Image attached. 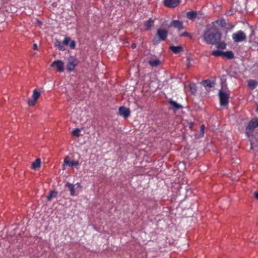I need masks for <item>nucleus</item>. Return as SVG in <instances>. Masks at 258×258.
<instances>
[{
  "label": "nucleus",
  "mask_w": 258,
  "mask_h": 258,
  "mask_svg": "<svg viewBox=\"0 0 258 258\" xmlns=\"http://www.w3.org/2000/svg\"><path fill=\"white\" fill-rule=\"evenodd\" d=\"M203 38L207 43L214 44L220 39V34L214 27H208L204 31Z\"/></svg>",
  "instance_id": "nucleus-1"
},
{
  "label": "nucleus",
  "mask_w": 258,
  "mask_h": 258,
  "mask_svg": "<svg viewBox=\"0 0 258 258\" xmlns=\"http://www.w3.org/2000/svg\"><path fill=\"white\" fill-rule=\"evenodd\" d=\"M167 35V31L164 29H158L156 35L153 39V42L155 44H158L160 41L164 40Z\"/></svg>",
  "instance_id": "nucleus-2"
},
{
  "label": "nucleus",
  "mask_w": 258,
  "mask_h": 258,
  "mask_svg": "<svg viewBox=\"0 0 258 258\" xmlns=\"http://www.w3.org/2000/svg\"><path fill=\"white\" fill-rule=\"evenodd\" d=\"M258 126V120L256 118L252 119L248 123L246 128V134L248 137L252 135L254 128Z\"/></svg>",
  "instance_id": "nucleus-3"
},
{
  "label": "nucleus",
  "mask_w": 258,
  "mask_h": 258,
  "mask_svg": "<svg viewBox=\"0 0 258 258\" xmlns=\"http://www.w3.org/2000/svg\"><path fill=\"white\" fill-rule=\"evenodd\" d=\"M232 37L234 42H240L245 40L246 35L243 32L239 31L233 33Z\"/></svg>",
  "instance_id": "nucleus-4"
},
{
  "label": "nucleus",
  "mask_w": 258,
  "mask_h": 258,
  "mask_svg": "<svg viewBox=\"0 0 258 258\" xmlns=\"http://www.w3.org/2000/svg\"><path fill=\"white\" fill-rule=\"evenodd\" d=\"M219 97L220 105L221 106H226L228 104L229 96L226 93L222 91V90H219Z\"/></svg>",
  "instance_id": "nucleus-5"
},
{
  "label": "nucleus",
  "mask_w": 258,
  "mask_h": 258,
  "mask_svg": "<svg viewBox=\"0 0 258 258\" xmlns=\"http://www.w3.org/2000/svg\"><path fill=\"white\" fill-rule=\"evenodd\" d=\"M40 96V92L37 89L33 90L32 98L29 99L28 101V104L29 106H33L36 103L37 100Z\"/></svg>",
  "instance_id": "nucleus-6"
},
{
  "label": "nucleus",
  "mask_w": 258,
  "mask_h": 258,
  "mask_svg": "<svg viewBox=\"0 0 258 258\" xmlns=\"http://www.w3.org/2000/svg\"><path fill=\"white\" fill-rule=\"evenodd\" d=\"M51 67L56 68L57 71L59 72H62L64 71V63L59 60L54 61L50 65Z\"/></svg>",
  "instance_id": "nucleus-7"
},
{
  "label": "nucleus",
  "mask_w": 258,
  "mask_h": 258,
  "mask_svg": "<svg viewBox=\"0 0 258 258\" xmlns=\"http://www.w3.org/2000/svg\"><path fill=\"white\" fill-rule=\"evenodd\" d=\"M78 61L77 60L72 57H70L67 64L68 70L70 72L73 71Z\"/></svg>",
  "instance_id": "nucleus-8"
},
{
  "label": "nucleus",
  "mask_w": 258,
  "mask_h": 258,
  "mask_svg": "<svg viewBox=\"0 0 258 258\" xmlns=\"http://www.w3.org/2000/svg\"><path fill=\"white\" fill-rule=\"evenodd\" d=\"M131 112L128 108L121 106L119 108V114L124 118H127L130 115Z\"/></svg>",
  "instance_id": "nucleus-9"
},
{
  "label": "nucleus",
  "mask_w": 258,
  "mask_h": 258,
  "mask_svg": "<svg viewBox=\"0 0 258 258\" xmlns=\"http://www.w3.org/2000/svg\"><path fill=\"white\" fill-rule=\"evenodd\" d=\"M180 3L179 0H165V5L169 8H175L178 6Z\"/></svg>",
  "instance_id": "nucleus-10"
},
{
  "label": "nucleus",
  "mask_w": 258,
  "mask_h": 258,
  "mask_svg": "<svg viewBox=\"0 0 258 258\" xmlns=\"http://www.w3.org/2000/svg\"><path fill=\"white\" fill-rule=\"evenodd\" d=\"M79 165V163L77 161L70 160V159L69 157H66L64 160V165H67L70 167L77 166Z\"/></svg>",
  "instance_id": "nucleus-11"
},
{
  "label": "nucleus",
  "mask_w": 258,
  "mask_h": 258,
  "mask_svg": "<svg viewBox=\"0 0 258 258\" xmlns=\"http://www.w3.org/2000/svg\"><path fill=\"white\" fill-rule=\"evenodd\" d=\"M64 44L69 45L71 48L75 47V42L69 37H66L63 41Z\"/></svg>",
  "instance_id": "nucleus-12"
},
{
  "label": "nucleus",
  "mask_w": 258,
  "mask_h": 258,
  "mask_svg": "<svg viewBox=\"0 0 258 258\" xmlns=\"http://www.w3.org/2000/svg\"><path fill=\"white\" fill-rule=\"evenodd\" d=\"M66 186L68 187V188L69 189L70 191V195L72 196H75V195H77V193L75 191V185H74L72 183H69V182H68L66 185Z\"/></svg>",
  "instance_id": "nucleus-13"
},
{
  "label": "nucleus",
  "mask_w": 258,
  "mask_h": 258,
  "mask_svg": "<svg viewBox=\"0 0 258 258\" xmlns=\"http://www.w3.org/2000/svg\"><path fill=\"white\" fill-rule=\"evenodd\" d=\"M170 49L175 54H177L183 51V48L181 46H170Z\"/></svg>",
  "instance_id": "nucleus-14"
},
{
  "label": "nucleus",
  "mask_w": 258,
  "mask_h": 258,
  "mask_svg": "<svg viewBox=\"0 0 258 258\" xmlns=\"http://www.w3.org/2000/svg\"><path fill=\"white\" fill-rule=\"evenodd\" d=\"M171 26L178 30H181L183 28L182 23L178 21H173L171 23Z\"/></svg>",
  "instance_id": "nucleus-15"
},
{
  "label": "nucleus",
  "mask_w": 258,
  "mask_h": 258,
  "mask_svg": "<svg viewBox=\"0 0 258 258\" xmlns=\"http://www.w3.org/2000/svg\"><path fill=\"white\" fill-rule=\"evenodd\" d=\"M149 63L152 67H156L158 66L161 63V61L158 59H155L149 60Z\"/></svg>",
  "instance_id": "nucleus-16"
},
{
  "label": "nucleus",
  "mask_w": 258,
  "mask_h": 258,
  "mask_svg": "<svg viewBox=\"0 0 258 258\" xmlns=\"http://www.w3.org/2000/svg\"><path fill=\"white\" fill-rule=\"evenodd\" d=\"M41 161L40 159H37L32 165L33 169H36L40 166Z\"/></svg>",
  "instance_id": "nucleus-17"
},
{
  "label": "nucleus",
  "mask_w": 258,
  "mask_h": 258,
  "mask_svg": "<svg viewBox=\"0 0 258 258\" xmlns=\"http://www.w3.org/2000/svg\"><path fill=\"white\" fill-rule=\"evenodd\" d=\"M257 84V82L255 80H250L248 82V85L251 89L255 88Z\"/></svg>",
  "instance_id": "nucleus-18"
},
{
  "label": "nucleus",
  "mask_w": 258,
  "mask_h": 258,
  "mask_svg": "<svg viewBox=\"0 0 258 258\" xmlns=\"http://www.w3.org/2000/svg\"><path fill=\"white\" fill-rule=\"evenodd\" d=\"M216 47L222 50L226 48V44L223 41H219L216 43Z\"/></svg>",
  "instance_id": "nucleus-19"
},
{
  "label": "nucleus",
  "mask_w": 258,
  "mask_h": 258,
  "mask_svg": "<svg viewBox=\"0 0 258 258\" xmlns=\"http://www.w3.org/2000/svg\"><path fill=\"white\" fill-rule=\"evenodd\" d=\"M189 88L190 92L192 94H195L197 91L196 85L194 83H190L189 85Z\"/></svg>",
  "instance_id": "nucleus-20"
},
{
  "label": "nucleus",
  "mask_w": 258,
  "mask_h": 258,
  "mask_svg": "<svg viewBox=\"0 0 258 258\" xmlns=\"http://www.w3.org/2000/svg\"><path fill=\"white\" fill-rule=\"evenodd\" d=\"M153 24L154 21L150 19L145 23V26L146 27V29H149L153 26Z\"/></svg>",
  "instance_id": "nucleus-21"
},
{
  "label": "nucleus",
  "mask_w": 258,
  "mask_h": 258,
  "mask_svg": "<svg viewBox=\"0 0 258 258\" xmlns=\"http://www.w3.org/2000/svg\"><path fill=\"white\" fill-rule=\"evenodd\" d=\"M187 17L189 19H194L196 17L197 13L194 11L188 12L187 13Z\"/></svg>",
  "instance_id": "nucleus-22"
},
{
  "label": "nucleus",
  "mask_w": 258,
  "mask_h": 258,
  "mask_svg": "<svg viewBox=\"0 0 258 258\" xmlns=\"http://www.w3.org/2000/svg\"><path fill=\"white\" fill-rule=\"evenodd\" d=\"M223 56L229 59L232 58L234 56L232 52L230 51L223 52Z\"/></svg>",
  "instance_id": "nucleus-23"
},
{
  "label": "nucleus",
  "mask_w": 258,
  "mask_h": 258,
  "mask_svg": "<svg viewBox=\"0 0 258 258\" xmlns=\"http://www.w3.org/2000/svg\"><path fill=\"white\" fill-rule=\"evenodd\" d=\"M169 103L170 105L176 109H178L181 108V106L175 101L171 100Z\"/></svg>",
  "instance_id": "nucleus-24"
},
{
  "label": "nucleus",
  "mask_w": 258,
  "mask_h": 258,
  "mask_svg": "<svg viewBox=\"0 0 258 258\" xmlns=\"http://www.w3.org/2000/svg\"><path fill=\"white\" fill-rule=\"evenodd\" d=\"M223 51L220 49L212 51V54L216 57L223 55Z\"/></svg>",
  "instance_id": "nucleus-25"
},
{
  "label": "nucleus",
  "mask_w": 258,
  "mask_h": 258,
  "mask_svg": "<svg viewBox=\"0 0 258 258\" xmlns=\"http://www.w3.org/2000/svg\"><path fill=\"white\" fill-rule=\"evenodd\" d=\"M202 84L203 85L205 86V87H212L213 85V83L212 82H211V81H208V80H206V81H204L202 82Z\"/></svg>",
  "instance_id": "nucleus-26"
},
{
  "label": "nucleus",
  "mask_w": 258,
  "mask_h": 258,
  "mask_svg": "<svg viewBox=\"0 0 258 258\" xmlns=\"http://www.w3.org/2000/svg\"><path fill=\"white\" fill-rule=\"evenodd\" d=\"M57 195V192L54 191H51L49 195L47 197L48 200H50L52 198L55 197Z\"/></svg>",
  "instance_id": "nucleus-27"
},
{
  "label": "nucleus",
  "mask_w": 258,
  "mask_h": 258,
  "mask_svg": "<svg viewBox=\"0 0 258 258\" xmlns=\"http://www.w3.org/2000/svg\"><path fill=\"white\" fill-rule=\"evenodd\" d=\"M55 45L57 46L59 50H64L65 48L63 45H62L60 43V42L58 41H56L55 42Z\"/></svg>",
  "instance_id": "nucleus-28"
},
{
  "label": "nucleus",
  "mask_w": 258,
  "mask_h": 258,
  "mask_svg": "<svg viewBox=\"0 0 258 258\" xmlns=\"http://www.w3.org/2000/svg\"><path fill=\"white\" fill-rule=\"evenodd\" d=\"M215 23L221 26L222 27H223L226 25V22L223 19L217 20L215 22Z\"/></svg>",
  "instance_id": "nucleus-29"
},
{
  "label": "nucleus",
  "mask_w": 258,
  "mask_h": 258,
  "mask_svg": "<svg viewBox=\"0 0 258 258\" xmlns=\"http://www.w3.org/2000/svg\"><path fill=\"white\" fill-rule=\"evenodd\" d=\"M80 130L77 128L72 132V134L74 136L79 137L80 136Z\"/></svg>",
  "instance_id": "nucleus-30"
},
{
  "label": "nucleus",
  "mask_w": 258,
  "mask_h": 258,
  "mask_svg": "<svg viewBox=\"0 0 258 258\" xmlns=\"http://www.w3.org/2000/svg\"><path fill=\"white\" fill-rule=\"evenodd\" d=\"M204 130H205V125H202L201 126V131L202 135H203L204 133Z\"/></svg>",
  "instance_id": "nucleus-31"
},
{
  "label": "nucleus",
  "mask_w": 258,
  "mask_h": 258,
  "mask_svg": "<svg viewBox=\"0 0 258 258\" xmlns=\"http://www.w3.org/2000/svg\"><path fill=\"white\" fill-rule=\"evenodd\" d=\"M253 196L256 200H258V192L257 191L254 192Z\"/></svg>",
  "instance_id": "nucleus-32"
},
{
  "label": "nucleus",
  "mask_w": 258,
  "mask_h": 258,
  "mask_svg": "<svg viewBox=\"0 0 258 258\" xmlns=\"http://www.w3.org/2000/svg\"><path fill=\"white\" fill-rule=\"evenodd\" d=\"M180 36H189V37L191 36L190 35L189 33H187V32H184V33L181 34L180 35Z\"/></svg>",
  "instance_id": "nucleus-33"
},
{
  "label": "nucleus",
  "mask_w": 258,
  "mask_h": 258,
  "mask_svg": "<svg viewBox=\"0 0 258 258\" xmlns=\"http://www.w3.org/2000/svg\"><path fill=\"white\" fill-rule=\"evenodd\" d=\"M187 60V65L188 67H189L190 66V59L189 57H187L186 58Z\"/></svg>",
  "instance_id": "nucleus-34"
},
{
  "label": "nucleus",
  "mask_w": 258,
  "mask_h": 258,
  "mask_svg": "<svg viewBox=\"0 0 258 258\" xmlns=\"http://www.w3.org/2000/svg\"><path fill=\"white\" fill-rule=\"evenodd\" d=\"M75 185V187H77V188H81V184L79 182L77 183L76 184H74Z\"/></svg>",
  "instance_id": "nucleus-35"
},
{
  "label": "nucleus",
  "mask_w": 258,
  "mask_h": 258,
  "mask_svg": "<svg viewBox=\"0 0 258 258\" xmlns=\"http://www.w3.org/2000/svg\"><path fill=\"white\" fill-rule=\"evenodd\" d=\"M37 45L36 44H33V48L34 49H37Z\"/></svg>",
  "instance_id": "nucleus-36"
},
{
  "label": "nucleus",
  "mask_w": 258,
  "mask_h": 258,
  "mask_svg": "<svg viewBox=\"0 0 258 258\" xmlns=\"http://www.w3.org/2000/svg\"><path fill=\"white\" fill-rule=\"evenodd\" d=\"M136 47V44L135 43H133L132 45V48H135Z\"/></svg>",
  "instance_id": "nucleus-37"
},
{
  "label": "nucleus",
  "mask_w": 258,
  "mask_h": 258,
  "mask_svg": "<svg viewBox=\"0 0 258 258\" xmlns=\"http://www.w3.org/2000/svg\"><path fill=\"white\" fill-rule=\"evenodd\" d=\"M252 148H253V147H252V145H251V149H252Z\"/></svg>",
  "instance_id": "nucleus-38"
}]
</instances>
